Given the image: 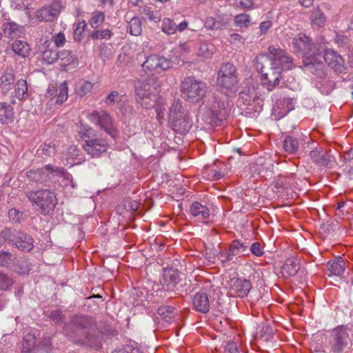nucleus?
<instances>
[{
    "instance_id": "obj_1",
    "label": "nucleus",
    "mask_w": 353,
    "mask_h": 353,
    "mask_svg": "<svg viewBox=\"0 0 353 353\" xmlns=\"http://www.w3.org/2000/svg\"><path fill=\"white\" fill-rule=\"evenodd\" d=\"M239 74L233 64L226 63L221 65L216 77V85L220 91L213 93L205 114L208 124L218 125L226 118L229 112L228 97L235 96L239 90Z\"/></svg>"
},
{
    "instance_id": "obj_2",
    "label": "nucleus",
    "mask_w": 353,
    "mask_h": 353,
    "mask_svg": "<svg viewBox=\"0 0 353 353\" xmlns=\"http://www.w3.org/2000/svg\"><path fill=\"white\" fill-rule=\"evenodd\" d=\"M65 334L76 343L84 344L96 350L102 345L103 333L91 316L74 315L65 325Z\"/></svg>"
},
{
    "instance_id": "obj_3",
    "label": "nucleus",
    "mask_w": 353,
    "mask_h": 353,
    "mask_svg": "<svg viewBox=\"0 0 353 353\" xmlns=\"http://www.w3.org/2000/svg\"><path fill=\"white\" fill-rule=\"evenodd\" d=\"M292 43L297 52L303 53V63L311 72L316 74L322 72L320 45L311 43L310 38L303 33L297 34L293 39Z\"/></svg>"
},
{
    "instance_id": "obj_4",
    "label": "nucleus",
    "mask_w": 353,
    "mask_h": 353,
    "mask_svg": "<svg viewBox=\"0 0 353 353\" xmlns=\"http://www.w3.org/2000/svg\"><path fill=\"white\" fill-rule=\"evenodd\" d=\"M168 122L171 128L179 134L187 133L192 125L189 112L179 101H174L170 108Z\"/></svg>"
},
{
    "instance_id": "obj_5",
    "label": "nucleus",
    "mask_w": 353,
    "mask_h": 353,
    "mask_svg": "<svg viewBox=\"0 0 353 353\" xmlns=\"http://www.w3.org/2000/svg\"><path fill=\"white\" fill-rule=\"evenodd\" d=\"M26 196L32 205L41 210L43 214L52 212L57 204L55 194L47 189H41L37 191H28Z\"/></svg>"
},
{
    "instance_id": "obj_6",
    "label": "nucleus",
    "mask_w": 353,
    "mask_h": 353,
    "mask_svg": "<svg viewBox=\"0 0 353 353\" xmlns=\"http://www.w3.org/2000/svg\"><path fill=\"white\" fill-rule=\"evenodd\" d=\"M181 92L184 99L191 103L201 100L207 92V85L194 77H185L181 82Z\"/></svg>"
},
{
    "instance_id": "obj_7",
    "label": "nucleus",
    "mask_w": 353,
    "mask_h": 353,
    "mask_svg": "<svg viewBox=\"0 0 353 353\" xmlns=\"http://www.w3.org/2000/svg\"><path fill=\"white\" fill-rule=\"evenodd\" d=\"M79 132L81 134L82 138H88L85 141L83 148L91 157H99L102 153L107 151L108 144L105 141L99 139H90L93 134V130L90 127L83 126Z\"/></svg>"
},
{
    "instance_id": "obj_8",
    "label": "nucleus",
    "mask_w": 353,
    "mask_h": 353,
    "mask_svg": "<svg viewBox=\"0 0 353 353\" xmlns=\"http://www.w3.org/2000/svg\"><path fill=\"white\" fill-rule=\"evenodd\" d=\"M136 99L143 108H154L158 99L157 88L151 86L148 82H143L136 88Z\"/></svg>"
},
{
    "instance_id": "obj_9",
    "label": "nucleus",
    "mask_w": 353,
    "mask_h": 353,
    "mask_svg": "<svg viewBox=\"0 0 353 353\" xmlns=\"http://www.w3.org/2000/svg\"><path fill=\"white\" fill-rule=\"evenodd\" d=\"M66 174L63 168L46 165L43 168L29 170L27 172V177L32 182L42 184L50 181L55 175L65 176Z\"/></svg>"
},
{
    "instance_id": "obj_10",
    "label": "nucleus",
    "mask_w": 353,
    "mask_h": 353,
    "mask_svg": "<svg viewBox=\"0 0 353 353\" xmlns=\"http://www.w3.org/2000/svg\"><path fill=\"white\" fill-rule=\"evenodd\" d=\"M87 117L92 123L99 126L112 137L114 138L117 136V128L112 117L106 111L94 110L89 113Z\"/></svg>"
},
{
    "instance_id": "obj_11",
    "label": "nucleus",
    "mask_w": 353,
    "mask_h": 353,
    "mask_svg": "<svg viewBox=\"0 0 353 353\" xmlns=\"http://www.w3.org/2000/svg\"><path fill=\"white\" fill-rule=\"evenodd\" d=\"M271 65L283 70L291 69L293 66L292 58L284 50L275 46L268 48Z\"/></svg>"
},
{
    "instance_id": "obj_12",
    "label": "nucleus",
    "mask_w": 353,
    "mask_h": 353,
    "mask_svg": "<svg viewBox=\"0 0 353 353\" xmlns=\"http://www.w3.org/2000/svg\"><path fill=\"white\" fill-rule=\"evenodd\" d=\"M348 344V334L346 330L339 327L334 329L329 336L330 351L334 353H341Z\"/></svg>"
},
{
    "instance_id": "obj_13",
    "label": "nucleus",
    "mask_w": 353,
    "mask_h": 353,
    "mask_svg": "<svg viewBox=\"0 0 353 353\" xmlns=\"http://www.w3.org/2000/svg\"><path fill=\"white\" fill-rule=\"evenodd\" d=\"M170 61L165 57L154 54L147 57L142 68L145 72L160 73L170 68Z\"/></svg>"
},
{
    "instance_id": "obj_14",
    "label": "nucleus",
    "mask_w": 353,
    "mask_h": 353,
    "mask_svg": "<svg viewBox=\"0 0 353 353\" xmlns=\"http://www.w3.org/2000/svg\"><path fill=\"white\" fill-rule=\"evenodd\" d=\"M62 9V1L61 0H54L50 4L39 9L36 17L39 21L51 22L59 17Z\"/></svg>"
},
{
    "instance_id": "obj_15",
    "label": "nucleus",
    "mask_w": 353,
    "mask_h": 353,
    "mask_svg": "<svg viewBox=\"0 0 353 353\" xmlns=\"http://www.w3.org/2000/svg\"><path fill=\"white\" fill-rule=\"evenodd\" d=\"M11 236L8 242L14 245L17 249L23 252H29L34 248V240L31 236L25 232L10 228Z\"/></svg>"
},
{
    "instance_id": "obj_16",
    "label": "nucleus",
    "mask_w": 353,
    "mask_h": 353,
    "mask_svg": "<svg viewBox=\"0 0 353 353\" xmlns=\"http://www.w3.org/2000/svg\"><path fill=\"white\" fill-rule=\"evenodd\" d=\"M321 54L323 53V58L327 65L336 72H341L345 68V61L337 52L333 49L319 46Z\"/></svg>"
},
{
    "instance_id": "obj_17",
    "label": "nucleus",
    "mask_w": 353,
    "mask_h": 353,
    "mask_svg": "<svg viewBox=\"0 0 353 353\" xmlns=\"http://www.w3.org/2000/svg\"><path fill=\"white\" fill-rule=\"evenodd\" d=\"M262 72V84L268 90L272 91L277 87L281 79V69L279 67H271L265 70L264 67L261 68Z\"/></svg>"
},
{
    "instance_id": "obj_18",
    "label": "nucleus",
    "mask_w": 353,
    "mask_h": 353,
    "mask_svg": "<svg viewBox=\"0 0 353 353\" xmlns=\"http://www.w3.org/2000/svg\"><path fill=\"white\" fill-rule=\"evenodd\" d=\"M310 157L313 162L319 166L332 169L337 165L335 157L323 149L312 150L310 153Z\"/></svg>"
},
{
    "instance_id": "obj_19",
    "label": "nucleus",
    "mask_w": 353,
    "mask_h": 353,
    "mask_svg": "<svg viewBox=\"0 0 353 353\" xmlns=\"http://www.w3.org/2000/svg\"><path fill=\"white\" fill-rule=\"evenodd\" d=\"M46 97L52 100L56 98V104H62L68 97V88L65 81L57 85H50L48 89Z\"/></svg>"
},
{
    "instance_id": "obj_20",
    "label": "nucleus",
    "mask_w": 353,
    "mask_h": 353,
    "mask_svg": "<svg viewBox=\"0 0 353 353\" xmlns=\"http://www.w3.org/2000/svg\"><path fill=\"white\" fill-rule=\"evenodd\" d=\"M190 213L196 221L202 223H205L210 214L208 208L197 201L191 204Z\"/></svg>"
},
{
    "instance_id": "obj_21",
    "label": "nucleus",
    "mask_w": 353,
    "mask_h": 353,
    "mask_svg": "<svg viewBox=\"0 0 353 353\" xmlns=\"http://www.w3.org/2000/svg\"><path fill=\"white\" fill-rule=\"evenodd\" d=\"M179 280V273L173 269L164 270L161 283L165 290H172Z\"/></svg>"
},
{
    "instance_id": "obj_22",
    "label": "nucleus",
    "mask_w": 353,
    "mask_h": 353,
    "mask_svg": "<svg viewBox=\"0 0 353 353\" xmlns=\"http://www.w3.org/2000/svg\"><path fill=\"white\" fill-rule=\"evenodd\" d=\"M230 287L237 293L239 296L243 297L248 295L252 288V285L248 280L233 278L230 281Z\"/></svg>"
},
{
    "instance_id": "obj_23",
    "label": "nucleus",
    "mask_w": 353,
    "mask_h": 353,
    "mask_svg": "<svg viewBox=\"0 0 353 353\" xmlns=\"http://www.w3.org/2000/svg\"><path fill=\"white\" fill-rule=\"evenodd\" d=\"M193 305L197 312L205 314L210 310V301L205 292H199L193 298Z\"/></svg>"
},
{
    "instance_id": "obj_24",
    "label": "nucleus",
    "mask_w": 353,
    "mask_h": 353,
    "mask_svg": "<svg viewBox=\"0 0 353 353\" xmlns=\"http://www.w3.org/2000/svg\"><path fill=\"white\" fill-rule=\"evenodd\" d=\"M2 30L6 37L14 39L23 33V28L15 22H6L2 25Z\"/></svg>"
},
{
    "instance_id": "obj_25",
    "label": "nucleus",
    "mask_w": 353,
    "mask_h": 353,
    "mask_svg": "<svg viewBox=\"0 0 353 353\" xmlns=\"http://www.w3.org/2000/svg\"><path fill=\"white\" fill-rule=\"evenodd\" d=\"M214 53V46L206 41H201L199 43V46L197 48L196 54L201 59L205 60L211 59Z\"/></svg>"
},
{
    "instance_id": "obj_26",
    "label": "nucleus",
    "mask_w": 353,
    "mask_h": 353,
    "mask_svg": "<svg viewBox=\"0 0 353 353\" xmlns=\"http://www.w3.org/2000/svg\"><path fill=\"white\" fill-rule=\"evenodd\" d=\"M343 162L341 165V170L349 175L353 176V147L345 151L341 156Z\"/></svg>"
},
{
    "instance_id": "obj_27",
    "label": "nucleus",
    "mask_w": 353,
    "mask_h": 353,
    "mask_svg": "<svg viewBox=\"0 0 353 353\" xmlns=\"http://www.w3.org/2000/svg\"><path fill=\"white\" fill-rule=\"evenodd\" d=\"M44 50L42 52L43 60L48 64L53 63L60 57L59 54L53 46H51V43L46 41L43 43Z\"/></svg>"
},
{
    "instance_id": "obj_28",
    "label": "nucleus",
    "mask_w": 353,
    "mask_h": 353,
    "mask_svg": "<svg viewBox=\"0 0 353 353\" xmlns=\"http://www.w3.org/2000/svg\"><path fill=\"white\" fill-rule=\"evenodd\" d=\"M345 261L344 260L339 256L333 261H330L327 263V269L330 272L329 276L335 275L340 276L345 271Z\"/></svg>"
},
{
    "instance_id": "obj_29",
    "label": "nucleus",
    "mask_w": 353,
    "mask_h": 353,
    "mask_svg": "<svg viewBox=\"0 0 353 353\" xmlns=\"http://www.w3.org/2000/svg\"><path fill=\"white\" fill-rule=\"evenodd\" d=\"M282 269L284 273L290 276H293L296 274L300 269V261L295 257L288 258L286 259Z\"/></svg>"
},
{
    "instance_id": "obj_30",
    "label": "nucleus",
    "mask_w": 353,
    "mask_h": 353,
    "mask_svg": "<svg viewBox=\"0 0 353 353\" xmlns=\"http://www.w3.org/2000/svg\"><path fill=\"white\" fill-rule=\"evenodd\" d=\"M12 50L14 54L21 57H27L30 55V46L24 41L15 40L12 44Z\"/></svg>"
},
{
    "instance_id": "obj_31",
    "label": "nucleus",
    "mask_w": 353,
    "mask_h": 353,
    "mask_svg": "<svg viewBox=\"0 0 353 353\" xmlns=\"http://www.w3.org/2000/svg\"><path fill=\"white\" fill-rule=\"evenodd\" d=\"M249 247L248 243H243L239 240H234L232 242L228 250L230 251V255L234 259V257L240 254H246Z\"/></svg>"
},
{
    "instance_id": "obj_32",
    "label": "nucleus",
    "mask_w": 353,
    "mask_h": 353,
    "mask_svg": "<svg viewBox=\"0 0 353 353\" xmlns=\"http://www.w3.org/2000/svg\"><path fill=\"white\" fill-rule=\"evenodd\" d=\"M283 145L285 151L290 154H295L299 150V139L292 136L286 137Z\"/></svg>"
},
{
    "instance_id": "obj_33",
    "label": "nucleus",
    "mask_w": 353,
    "mask_h": 353,
    "mask_svg": "<svg viewBox=\"0 0 353 353\" xmlns=\"http://www.w3.org/2000/svg\"><path fill=\"white\" fill-rule=\"evenodd\" d=\"M79 152L80 151L76 145L70 146L65 154L67 163L70 165L79 163L81 161V158L79 157Z\"/></svg>"
},
{
    "instance_id": "obj_34",
    "label": "nucleus",
    "mask_w": 353,
    "mask_h": 353,
    "mask_svg": "<svg viewBox=\"0 0 353 353\" xmlns=\"http://www.w3.org/2000/svg\"><path fill=\"white\" fill-rule=\"evenodd\" d=\"M14 97L19 99L23 100L28 97V85L26 80L19 79L14 87Z\"/></svg>"
},
{
    "instance_id": "obj_35",
    "label": "nucleus",
    "mask_w": 353,
    "mask_h": 353,
    "mask_svg": "<svg viewBox=\"0 0 353 353\" xmlns=\"http://www.w3.org/2000/svg\"><path fill=\"white\" fill-rule=\"evenodd\" d=\"M17 256L9 252L1 251L0 252V266L10 267L14 264Z\"/></svg>"
},
{
    "instance_id": "obj_36",
    "label": "nucleus",
    "mask_w": 353,
    "mask_h": 353,
    "mask_svg": "<svg viewBox=\"0 0 353 353\" xmlns=\"http://www.w3.org/2000/svg\"><path fill=\"white\" fill-rule=\"evenodd\" d=\"M162 31L167 34H173L177 30L176 24L170 18L163 19L161 25Z\"/></svg>"
},
{
    "instance_id": "obj_37",
    "label": "nucleus",
    "mask_w": 353,
    "mask_h": 353,
    "mask_svg": "<svg viewBox=\"0 0 353 353\" xmlns=\"http://www.w3.org/2000/svg\"><path fill=\"white\" fill-rule=\"evenodd\" d=\"M130 33L134 36H139L142 32L141 22L139 17H133L129 22Z\"/></svg>"
},
{
    "instance_id": "obj_38",
    "label": "nucleus",
    "mask_w": 353,
    "mask_h": 353,
    "mask_svg": "<svg viewBox=\"0 0 353 353\" xmlns=\"http://www.w3.org/2000/svg\"><path fill=\"white\" fill-rule=\"evenodd\" d=\"M14 76L11 72L5 73L1 77V87L3 92H8L14 82Z\"/></svg>"
},
{
    "instance_id": "obj_39",
    "label": "nucleus",
    "mask_w": 353,
    "mask_h": 353,
    "mask_svg": "<svg viewBox=\"0 0 353 353\" xmlns=\"http://www.w3.org/2000/svg\"><path fill=\"white\" fill-rule=\"evenodd\" d=\"M310 20L313 25L320 27L325 23V17L319 9H315L310 15Z\"/></svg>"
},
{
    "instance_id": "obj_40",
    "label": "nucleus",
    "mask_w": 353,
    "mask_h": 353,
    "mask_svg": "<svg viewBox=\"0 0 353 353\" xmlns=\"http://www.w3.org/2000/svg\"><path fill=\"white\" fill-rule=\"evenodd\" d=\"M141 12L150 21H153L156 23L161 21V14L159 11L153 10L151 7L144 6L142 8Z\"/></svg>"
},
{
    "instance_id": "obj_41",
    "label": "nucleus",
    "mask_w": 353,
    "mask_h": 353,
    "mask_svg": "<svg viewBox=\"0 0 353 353\" xmlns=\"http://www.w3.org/2000/svg\"><path fill=\"white\" fill-rule=\"evenodd\" d=\"M225 23L219 19H216L213 17L206 18L204 26L209 30H218L223 27Z\"/></svg>"
},
{
    "instance_id": "obj_42",
    "label": "nucleus",
    "mask_w": 353,
    "mask_h": 353,
    "mask_svg": "<svg viewBox=\"0 0 353 353\" xmlns=\"http://www.w3.org/2000/svg\"><path fill=\"white\" fill-rule=\"evenodd\" d=\"M231 6L241 10H250L253 7L252 0H231Z\"/></svg>"
},
{
    "instance_id": "obj_43",
    "label": "nucleus",
    "mask_w": 353,
    "mask_h": 353,
    "mask_svg": "<svg viewBox=\"0 0 353 353\" xmlns=\"http://www.w3.org/2000/svg\"><path fill=\"white\" fill-rule=\"evenodd\" d=\"M105 15L102 12H96L93 14L90 20V24L93 28H97L104 21Z\"/></svg>"
},
{
    "instance_id": "obj_44",
    "label": "nucleus",
    "mask_w": 353,
    "mask_h": 353,
    "mask_svg": "<svg viewBox=\"0 0 353 353\" xmlns=\"http://www.w3.org/2000/svg\"><path fill=\"white\" fill-rule=\"evenodd\" d=\"M157 313L167 321L174 316V307L171 306H161L158 308Z\"/></svg>"
},
{
    "instance_id": "obj_45",
    "label": "nucleus",
    "mask_w": 353,
    "mask_h": 353,
    "mask_svg": "<svg viewBox=\"0 0 353 353\" xmlns=\"http://www.w3.org/2000/svg\"><path fill=\"white\" fill-rule=\"evenodd\" d=\"M112 35V32L108 29L97 30L93 31L91 37L93 39H108Z\"/></svg>"
},
{
    "instance_id": "obj_46",
    "label": "nucleus",
    "mask_w": 353,
    "mask_h": 353,
    "mask_svg": "<svg viewBox=\"0 0 353 353\" xmlns=\"http://www.w3.org/2000/svg\"><path fill=\"white\" fill-rule=\"evenodd\" d=\"M274 335V330L270 325L263 326L259 332V338L264 341H269Z\"/></svg>"
},
{
    "instance_id": "obj_47",
    "label": "nucleus",
    "mask_w": 353,
    "mask_h": 353,
    "mask_svg": "<svg viewBox=\"0 0 353 353\" xmlns=\"http://www.w3.org/2000/svg\"><path fill=\"white\" fill-rule=\"evenodd\" d=\"M236 24L240 27H248L250 21V17L248 14H239L234 18Z\"/></svg>"
},
{
    "instance_id": "obj_48",
    "label": "nucleus",
    "mask_w": 353,
    "mask_h": 353,
    "mask_svg": "<svg viewBox=\"0 0 353 353\" xmlns=\"http://www.w3.org/2000/svg\"><path fill=\"white\" fill-rule=\"evenodd\" d=\"M35 339L30 334L26 335L23 339V351L30 352L34 347Z\"/></svg>"
},
{
    "instance_id": "obj_49",
    "label": "nucleus",
    "mask_w": 353,
    "mask_h": 353,
    "mask_svg": "<svg viewBox=\"0 0 353 353\" xmlns=\"http://www.w3.org/2000/svg\"><path fill=\"white\" fill-rule=\"evenodd\" d=\"M3 111L5 117L10 119V121H12L14 119V112L12 107L8 105L6 102H0V112Z\"/></svg>"
},
{
    "instance_id": "obj_50",
    "label": "nucleus",
    "mask_w": 353,
    "mask_h": 353,
    "mask_svg": "<svg viewBox=\"0 0 353 353\" xmlns=\"http://www.w3.org/2000/svg\"><path fill=\"white\" fill-rule=\"evenodd\" d=\"M41 154L46 157H53L56 153L55 145L53 143H45L41 149Z\"/></svg>"
},
{
    "instance_id": "obj_51",
    "label": "nucleus",
    "mask_w": 353,
    "mask_h": 353,
    "mask_svg": "<svg viewBox=\"0 0 353 353\" xmlns=\"http://www.w3.org/2000/svg\"><path fill=\"white\" fill-rule=\"evenodd\" d=\"M12 285V279L4 273L0 272V290H8Z\"/></svg>"
},
{
    "instance_id": "obj_52",
    "label": "nucleus",
    "mask_w": 353,
    "mask_h": 353,
    "mask_svg": "<svg viewBox=\"0 0 353 353\" xmlns=\"http://www.w3.org/2000/svg\"><path fill=\"white\" fill-rule=\"evenodd\" d=\"M252 254L257 257H260L264 254V250L261 244L259 242H254L250 245V248Z\"/></svg>"
},
{
    "instance_id": "obj_53",
    "label": "nucleus",
    "mask_w": 353,
    "mask_h": 353,
    "mask_svg": "<svg viewBox=\"0 0 353 353\" xmlns=\"http://www.w3.org/2000/svg\"><path fill=\"white\" fill-rule=\"evenodd\" d=\"M93 88V84L90 81H83L80 83L79 87V93L81 95H85L90 92Z\"/></svg>"
},
{
    "instance_id": "obj_54",
    "label": "nucleus",
    "mask_w": 353,
    "mask_h": 353,
    "mask_svg": "<svg viewBox=\"0 0 353 353\" xmlns=\"http://www.w3.org/2000/svg\"><path fill=\"white\" fill-rule=\"evenodd\" d=\"M112 353H143L138 347L132 345H126L122 349L115 350Z\"/></svg>"
},
{
    "instance_id": "obj_55",
    "label": "nucleus",
    "mask_w": 353,
    "mask_h": 353,
    "mask_svg": "<svg viewBox=\"0 0 353 353\" xmlns=\"http://www.w3.org/2000/svg\"><path fill=\"white\" fill-rule=\"evenodd\" d=\"M99 56L103 60L109 59L111 56V50L104 44L99 46Z\"/></svg>"
},
{
    "instance_id": "obj_56",
    "label": "nucleus",
    "mask_w": 353,
    "mask_h": 353,
    "mask_svg": "<svg viewBox=\"0 0 353 353\" xmlns=\"http://www.w3.org/2000/svg\"><path fill=\"white\" fill-rule=\"evenodd\" d=\"M223 353H239L237 344L234 342H228L225 346Z\"/></svg>"
},
{
    "instance_id": "obj_57",
    "label": "nucleus",
    "mask_w": 353,
    "mask_h": 353,
    "mask_svg": "<svg viewBox=\"0 0 353 353\" xmlns=\"http://www.w3.org/2000/svg\"><path fill=\"white\" fill-rule=\"evenodd\" d=\"M289 179L285 176H279L276 186L283 189H288L290 186Z\"/></svg>"
},
{
    "instance_id": "obj_58",
    "label": "nucleus",
    "mask_w": 353,
    "mask_h": 353,
    "mask_svg": "<svg viewBox=\"0 0 353 353\" xmlns=\"http://www.w3.org/2000/svg\"><path fill=\"white\" fill-rule=\"evenodd\" d=\"M219 259L221 261L222 263H225L232 261L234 259L230 255V251L228 249L225 251H221L219 252Z\"/></svg>"
},
{
    "instance_id": "obj_59",
    "label": "nucleus",
    "mask_w": 353,
    "mask_h": 353,
    "mask_svg": "<svg viewBox=\"0 0 353 353\" xmlns=\"http://www.w3.org/2000/svg\"><path fill=\"white\" fill-rule=\"evenodd\" d=\"M208 176L214 180H219L224 176V173L220 170L210 169L208 171Z\"/></svg>"
},
{
    "instance_id": "obj_60",
    "label": "nucleus",
    "mask_w": 353,
    "mask_h": 353,
    "mask_svg": "<svg viewBox=\"0 0 353 353\" xmlns=\"http://www.w3.org/2000/svg\"><path fill=\"white\" fill-rule=\"evenodd\" d=\"M54 41L57 47H61L65 42V35L62 32L56 34L54 37Z\"/></svg>"
},
{
    "instance_id": "obj_61",
    "label": "nucleus",
    "mask_w": 353,
    "mask_h": 353,
    "mask_svg": "<svg viewBox=\"0 0 353 353\" xmlns=\"http://www.w3.org/2000/svg\"><path fill=\"white\" fill-rule=\"evenodd\" d=\"M11 233L10 232V228H5L0 232V246L2 245L4 243L9 239V237L11 236Z\"/></svg>"
},
{
    "instance_id": "obj_62",
    "label": "nucleus",
    "mask_w": 353,
    "mask_h": 353,
    "mask_svg": "<svg viewBox=\"0 0 353 353\" xmlns=\"http://www.w3.org/2000/svg\"><path fill=\"white\" fill-rule=\"evenodd\" d=\"M8 217L14 222H18L20 219L19 212L15 208H12L8 211Z\"/></svg>"
},
{
    "instance_id": "obj_63",
    "label": "nucleus",
    "mask_w": 353,
    "mask_h": 353,
    "mask_svg": "<svg viewBox=\"0 0 353 353\" xmlns=\"http://www.w3.org/2000/svg\"><path fill=\"white\" fill-rule=\"evenodd\" d=\"M118 96H119V93L117 91L111 92L106 97V99L105 100V103L107 105L113 104L114 103L116 99L118 97Z\"/></svg>"
},
{
    "instance_id": "obj_64",
    "label": "nucleus",
    "mask_w": 353,
    "mask_h": 353,
    "mask_svg": "<svg viewBox=\"0 0 353 353\" xmlns=\"http://www.w3.org/2000/svg\"><path fill=\"white\" fill-rule=\"evenodd\" d=\"M272 22L270 21H263L261 23L259 29L261 34L266 33L268 30L272 26Z\"/></svg>"
}]
</instances>
